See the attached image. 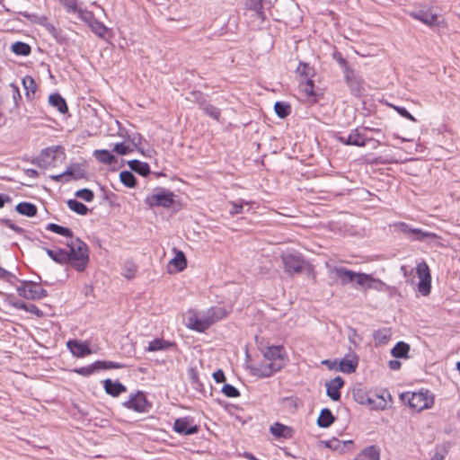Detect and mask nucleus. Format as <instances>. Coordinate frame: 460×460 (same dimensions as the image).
<instances>
[{"label": "nucleus", "mask_w": 460, "mask_h": 460, "mask_svg": "<svg viewBox=\"0 0 460 460\" xmlns=\"http://www.w3.org/2000/svg\"><path fill=\"white\" fill-rule=\"evenodd\" d=\"M67 259L70 264L78 272L84 271L89 263V248L79 237H73L66 243Z\"/></svg>", "instance_id": "1"}, {"label": "nucleus", "mask_w": 460, "mask_h": 460, "mask_svg": "<svg viewBox=\"0 0 460 460\" xmlns=\"http://www.w3.org/2000/svg\"><path fill=\"white\" fill-rule=\"evenodd\" d=\"M174 193L170 190L159 187L155 188L152 194L147 195L144 202L150 208L155 207L170 208L174 204Z\"/></svg>", "instance_id": "2"}, {"label": "nucleus", "mask_w": 460, "mask_h": 460, "mask_svg": "<svg viewBox=\"0 0 460 460\" xmlns=\"http://www.w3.org/2000/svg\"><path fill=\"white\" fill-rule=\"evenodd\" d=\"M394 227L405 234V236L411 241L430 243L434 240H438L439 237L437 234L423 231L420 228H413L405 222H398L394 224Z\"/></svg>", "instance_id": "3"}, {"label": "nucleus", "mask_w": 460, "mask_h": 460, "mask_svg": "<svg viewBox=\"0 0 460 460\" xmlns=\"http://www.w3.org/2000/svg\"><path fill=\"white\" fill-rule=\"evenodd\" d=\"M410 16L430 28L441 27L444 24V22L439 20L437 8L433 6H422L415 9L410 13Z\"/></svg>", "instance_id": "4"}, {"label": "nucleus", "mask_w": 460, "mask_h": 460, "mask_svg": "<svg viewBox=\"0 0 460 460\" xmlns=\"http://www.w3.org/2000/svg\"><path fill=\"white\" fill-rule=\"evenodd\" d=\"M403 401L407 400L408 405L418 411L429 408L433 403V399L428 396V391L417 393H405L402 394Z\"/></svg>", "instance_id": "5"}, {"label": "nucleus", "mask_w": 460, "mask_h": 460, "mask_svg": "<svg viewBox=\"0 0 460 460\" xmlns=\"http://www.w3.org/2000/svg\"><path fill=\"white\" fill-rule=\"evenodd\" d=\"M124 364L114 361L97 360L91 365L75 368L73 371L83 376H89L96 372L106 369H119L123 368Z\"/></svg>", "instance_id": "6"}, {"label": "nucleus", "mask_w": 460, "mask_h": 460, "mask_svg": "<svg viewBox=\"0 0 460 460\" xmlns=\"http://www.w3.org/2000/svg\"><path fill=\"white\" fill-rule=\"evenodd\" d=\"M332 272L335 273L336 278L342 286L355 283V287L359 288L360 284H362L363 278H366L365 273L355 272L345 267H333Z\"/></svg>", "instance_id": "7"}, {"label": "nucleus", "mask_w": 460, "mask_h": 460, "mask_svg": "<svg viewBox=\"0 0 460 460\" xmlns=\"http://www.w3.org/2000/svg\"><path fill=\"white\" fill-rule=\"evenodd\" d=\"M343 75L351 93L358 97L361 96L365 93L364 79L352 67H346Z\"/></svg>", "instance_id": "8"}, {"label": "nucleus", "mask_w": 460, "mask_h": 460, "mask_svg": "<svg viewBox=\"0 0 460 460\" xmlns=\"http://www.w3.org/2000/svg\"><path fill=\"white\" fill-rule=\"evenodd\" d=\"M266 361L279 363L284 367L288 361L286 349L282 345H272L260 349Z\"/></svg>", "instance_id": "9"}, {"label": "nucleus", "mask_w": 460, "mask_h": 460, "mask_svg": "<svg viewBox=\"0 0 460 460\" xmlns=\"http://www.w3.org/2000/svg\"><path fill=\"white\" fill-rule=\"evenodd\" d=\"M61 153L65 156L64 148L60 146L47 147L43 149L38 157L32 160V164L42 168L53 165L57 154Z\"/></svg>", "instance_id": "10"}, {"label": "nucleus", "mask_w": 460, "mask_h": 460, "mask_svg": "<svg viewBox=\"0 0 460 460\" xmlns=\"http://www.w3.org/2000/svg\"><path fill=\"white\" fill-rule=\"evenodd\" d=\"M416 273L420 279L418 291L422 296L429 295L431 290V275L428 264L425 261L419 263L416 267Z\"/></svg>", "instance_id": "11"}, {"label": "nucleus", "mask_w": 460, "mask_h": 460, "mask_svg": "<svg viewBox=\"0 0 460 460\" xmlns=\"http://www.w3.org/2000/svg\"><path fill=\"white\" fill-rule=\"evenodd\" d=\"M122 405L137 412H147L151 409V403L147 401L145 394L140 391L131 395L128 401L123 402Z\"/></svg>", "instance_id": "12"}, {"label": "nucleus", "mask_w": 460, "mask_h": 460, "mask_svg": "<svg viewBox=\"0 0 460 460\" xmlns=\"http://www.w3.org/2000/svg\"><path fill=\"white\" fill-rule=\"evenodd\" d=\"M200 427L194 423V419L190 416L176 419L173 423V430L181 435L190 436L197 434Z\"/></svg>", "instance_id": "13"}, {"label": "nucleus", "mask_w": 460, "mask_h": 460, "mask_svg": "<svg viewBox=\"0 0 460 460\" xmlns=\"http://www.w3.org/2000/svg\"><path fill=\"white\" fill-rule=\"evenodd\" d=\"M284 269L289 275L299 274L303 271L305 261L301 255L286 254L281 257Z\"/></svg>", "instance_id": "14"}, {"label": "nucleus", "mask_w": 460, "mask_h": 460, "mask_svg": "<svg viewBox=\"0 0 460 460\" xmlns=\"http://www.w3.org/2000/svg\"><path fill=\"white\" fill-rule=\"evenodd\" d=\"M336 139L342 145L359 147L365 146L367 141L373 140V138H367L364 134L359 132L358 128L352 129L348 136L338 135L336 136Z\"/></svg>", "instance_id": "15"}, {"label": "nucleus", "mask_w": 460, "mask_h": 460, "mask_svg": "<svg viewBox=\"0 0 460 460\" xmlns=\"http://www.w3.org/2000/svg\"><path fill=\"white\" fill-rule=\"evenodd\" d=\"M281 365L279 363H271L264 360L258 366L251 367L252 374L260 378H266L273 376L276 372L282 369Z\"/></svg>", "instance_id": "16"}, {"label": "nucleus", "mask_w": 460, "mask_h": 460, "mask_svg": "<svg viewBox=\"0 0 460 460\" xmlns=\"http://www.w3.org/2000/svg\"><path fill=\"white\" fill-rule=\"evenodd\" d=\"M352 396L355 402L359 404L369 405L371 409H377L376 400L372 398L369 393L361 385L355 386L352 390Z\"/></svg>", "instance_id": "17"}, {"label": "nucleus", "mask_w": 460, "mask_h": 460, "mask_svg": "<svg viewBox=\"0 0 460 460\" xmlns=\"http://www.w3.org/2000/svg\"><path fill=\"white\" fill-rule=\"evenodd\" d=\"M66 346L70 352L76 358H83L92 353V349L87 341L69 340L66 342Z\"/></svg>", "instance_id": "18"}, {"label": "nucleus", "mask_w": 460, "mask_h": 460, "mask_svg": "<svg viewBox=\"0 0 460 460\" xmlns=\"http://www.w3.org/2000/svg\"><path fill=\"white\" fill-rule=\"evenodd\" d=\"M358 365V357L355 353L347 354L339 364V370L342 373H354Z\"/></svg>", "instance_id": "19"}, {"label": "nucleus", "mask_w": 460, "mask_h": 460, "mask_svg": "<svg viewBox=\"0 0 460 460\" xmlns=\"http://www.w3.org/2000/svg\"><path fill=\"white\" fill-rule=\"evenodd\" d=\"M326 394L332 401H339L341 399L340 390L344 385V381L341 376H336L325 384Z\"/></svg>", "instance_id": "20"}, {"label": "nucleus", "mask_w": 460, "mask_h": 460, "mask_svg": "<svg viewBox=\"0 0 460 460\" xmlns=\"http://www.w3.org/2000/svg\"><path fill=\"white\" fill-rule=\"evenodd\" d=\"M188 320L189 327L199 332H205L212 325L211 321H209L206 314L202 317H199L196 315L190 316Z\"/></svg>", "instance_id": "21"}, {"label": "nucleus", "mask_w": 460, "mask_h": 460, "mask_svg": "<svg viewBox=\"0 0 460 460\" xmlns=\"http://www.w3.org/2000/svg\"><path fill=\"white\" fill-rule=\"evenodd\" d=\"M188 320L189 327L199 332H205L212 325L211 321H209L206 314L202 317H199L196 315L190 316Z\"/></svg>", "instance_id": "22"}, {"label": "nucleus", "mask_w": 460, "mask_h": 460, "mask_svg": "<svg viewBox=\"0 0 460 460\" xmlns=\"http://www.w3.org/2000/svg\"><path fill=\"white\" fill-rule=\"evenodd\" d=\"M103 387L105 392L112 397H118L127 391V387L122 383L118 380L112 381L110 378L103 381Z\"/></svg>", "instance_id": "23"}, {"label": "nucleus", "mask_w": 460, "mask_h": 460, "mask_svg": "<svg viewBox=\"0 0 460 460\" xmlns=\"http://www.w3.org/2000/svg\"><path fill=\"white\" fill-rule=\"evenodd\" d=\"M365 277L362 279V284H360L359 288L364 289H374L376 291H384L386 288V284L382 280L374 278L370 274L365 273Z\"/></svg>", "instance_id": "24"}, {"label": "nucleus", "mask_w": 460, "mask_h": 460, "mask_svg": "<svg viewBox=\"0 0 460 460\" xmlns=\"http://www.w3.org/2000/svg\"><path fill=\"white\" fill-rule=\"evenodd\" d=\"M27 299L40 300L48 296V291L40 287L38 282L30 281L28 288Z\"/></svg>", "instance_id": "25"}, {"label": "nucleus", "mask_w": 460, "mask_h": 460, "mask_svg": "<svg viewBox=\"0 0 460 460\" xmlns=\"http://www.w3.org/2000/svg\"><path fill=\"white\" fill-rule=\"evenodd\" d=\"M43 250L46 252V253L49 255V257L53 260L56 263H58L60 265L66 264V250L63 248H56V249H49L44 247Z\"/></svg>", "instance_id": "26"}, {"label": "nucleus", "mask_w": 460, "mask_h": 460, "mask_svg": "<svg viewBox=\"0 0 460 460\" xmlns=\"http://www.w3.org/2000/svg\"><path fill=\"white\" fill-rule=\"evenodd\" d=\"M49 103L56 108L61 114H66L68 111V107L66 100L58 93L49 95Z\"/></svg>", "instance_id": "27"}, {"label": "nucleus", "mask_w": 460, "mask_h": 460, "mask_svg": "<svg viewBox=\"0 0 460 460\" xmlns=\"http://www.w3.org/2000/svg\"><path fill=\"white\" fill-rule=\"evenodd\" d=\"M354 460H380V450L376 446L367 447Z\"/></svg>", "instance_id": "28"}, {"label": "nucleus", "mask_w": 460, "mask_h": 460, "mask_svg": "<svg viewBox=\"0 0 460 460\" xmlns=\"http://www.w3.org/2000/svg\"><path fill=\"white\" fill-rule=\"evenodd\" d=\"M128 164L132 172H135L144 177L147 176L151 172L150 166L147 163H144L137 159L128 161Z\"/></svg>", "instance_id": "29"}, {"label": "nucleus", "mask_w": 460, "mask_h": 460, "mask_svg": "<svg viewBox=\"0 0 460 460\" xmlns=\"http://www.w3.org/2000/svg\"><path fill=\"white\" fill-rule=\"evenodd\" d=\"M335 420L336 418L332 414V411L328 408H324L321 411L317 419V425L320 428H328L335 421Z\"/></svg>", "instance_id": "30"}, {"label": "nucleus", "mask_w": 460, "mask_h": 460, "mask_svg": "<svg viewBox=\"0 0 460 460\" xmlns=\"http://www.w3.org/2000/svg\"><path fill=\"white\" fill-rule=\"evenodd\" d=\"M22 85L25 89V96L28 100H32L37 92V84L32 76L26 75L22 78Z\"/></svg>", "instance_id": "31"}, {"label": "nucleus", "mask_w": 460, "mask_h": 460, "mask_svg": "<svg viewBox=\"0 0 460 460\" xmlns=\"http://www.w3.org/2000/svg\"><path fill=\"white\" fill-rule=\"evenodd\" d=\"M410 345L404 341H398L391 350V354L395 358H408Z\"/></svg>", "instance_id": "32"}, {"label": "nucleus", "mask_w": 460, "mask_h": 460, "mask_svg": "<svg viewBox=\"0 0 460 460\" xmlns=\"http://www.w3.org/2000/svg\"><path fill=\"white\" fill-rule=\"evenodd\" d=\"M206 314L208 317L209 321H211V323L214 324L217 321H220L226 317L227 311L221 306H213L206 312Z\"/></svg>", "instance_id": "33"}, {"label": "nucleus", "mask_w": 460, "mask_h": 460, "mask_svg": "<svg viewBox=\"0 0 460 460\" xmlns=\"http://www.w3.org/2000/svg\"><path fill=\"white\" fill-rule=\"evenodd\" d=\"M15 210L23 216L31 217L37 215V207L31 202H20L16 205Z\"/></svg>", "instance_id": "34"}, {"label": "nucleus", "mask_w": 460, "mask_h": 460, "mask_svg": "<svg viewBox=\"0 0 460 460\" xmlns=\"http://www.w3.org/2000/svg\"><path fill=\"white\" fill-rule=\"evenodd\" d=\"M65 174L66 175V178L70 177L73 180H80L85 178L86 172L80 166V164H73L66 168Z\"/></svg>", "instance_id": "35"}, {"label": "nucleus", "mask_w": 460, "mask_h": 460, "mask_svg": "<svg viewBox=\"0 0 460 460\" xmlns=\"http://www.w3.org/2000/svg\"><path fill=\"white\" fill-rule=\"evenodd\" d=\"M270 430L271 434L273 436H275L276 438H290L291 432H292V429L289 427L285 426L279 422L270 426Z\"/></svg>", "instance_id": "36"}, {"label": "nucleus", "mask_w": 460, "mask_h": 460, "mask_svg": "<svg viewBox=\"0 0 460 460\" xmlns=\"http://www.w3.org/2000/svg\"><path fill=\"white\" fill-rule=\"evenodd\" d=\"M172 346H174L173 342L165 341L164 339L157 338L149 342L146 350L147 351L166 350Z\"/></svg>", "instance_id": "37"}, {"label": "nucleus", "mask_w": 460, "mask_h": 460, "mask_svg": "<svg viewBox=\"0 0 460 460\" xmlns=\"http://www.w3.org/2000/svg\"><path fill=\"white\" fill-rule=\"evenodd\" d=\"M244 4L246 9L254 12L258 18L264 20L262 0H244Z\"/></svg>", "instance_id": "38"}, {"label": "nucleus", "mask_w": 460, "mask_h": 460, "mask_svg": "<svg viewBox=\"0 0 460 460\" xmlns=\"http://www.w3.org/2000/svg\"><path fill=\"white\" fill-rule=\"evenodd\" d=\"M170 266H173L177 272L182 271L187 267V259L183 252L178 251L175 256L170 261Z\"/></svg>", "instance_id": "39"}, {"label": "nucleus", "mask_w": 460, "mask_h": 460, "mask_svg": "<svg viewBox=\"0 0 460 460\" xmlns=\"http://www.w3.org/2000/svg\"><path fill=\"white\" fill-rule=\"evenodd\" d=\"M95 159L104 164H111L116 162V157L110 151L102 149L93 152Z\"/></svg>", "instance_id": "40"}, {"label": "nucleus", "mask_w": 460, "mask_h": 460, "mask_svg": "<svg viewBox=\"0 0 460 460\" xmlns=\"http://www.w3.org/2000/svg\"><path fill=\"white\" fill-rule=\"evenodd\" d=\"M199 108L206 115L216 120H218L221 116L220 110L217 107L207 102L206 101L199 102Z\"/></svg>", "instance_id": "41"}, {"label": "nucleus", "mask_w": 460, "mask_h": 460, "mask_svg": "<svg viewBox=\"0 0 460 460\" xmlns=\"http://www.w3.org/2000/svg\"><path fill=\"white\" fill-rule=\"evenodd\" d=\"M46 230L51 231L55 234H58L69 239L74 237L73 231L70 228L59 226L55 223L48 224L46 226Z\"/></svg>", "instance_id": "42"}, {"label": "nucleus", "mask_w": 460, "mask_h": 460, "mask_svg": "<svg viewBox=\"0 0 460 460\" xmlns=\"http://www.w3.org/2000/svg\"><path fill=\"white\" fill-rule=\"evenodd\" d=\"M325 446L332 449V450H334V451H338L340 453H342L345 451L346 447L349 446V445H351L352 444V441L351 440H349V441H341L335 438H333L332 439H330L328 441H325L324 442Z\"/></svg>", "instance_id": "43"}, {"label": "nucleus", "mask_w": 460, "mask_h": 460, "mask_svg": "<svg viewBox=\"0 0 460 460\" xmlns=\"http://www.w3.org/2000/svg\"><path fill=\"white\" fill-rule=\"evenodd\" d=\"M188 378L195 390L201 391L203 389V384L199 380V372L196 367H190L188 369Z\"/></svg>", "instance_id": "44"}, {"label": "nucleus", "mask_w": 460, "mask_h": 460, "mask_svg": "<svg viewBox=\"0 0 460 460\" xmlns=\"http://www.w3.org/2000/svg\"><path fill=\"white\" fill-rule=\"evenodd\" d=\"M12 51L19 56H29L31 52V48L29 44L22 41L14 42L12 47Z\"/></svg>", "instance_id": "45"}, {"label": "nucleus", "mask_w": 460, "mask_h": 460, "mask_svg": "<svg viewBox=\"0 0 460 460\" xmlns=\"http://www.w3.org/2000/svg\"><path fill=\"white\" fill-rule=\"evenodd\" d=\"M119 180L128 188H135L137 186V179L132 171H122L119 173Z\"/></svg>", "instance_id": "46"}, {"label": "nucleus", "mask_w": 460, "mask_h": 460, "mask_svg": "<svg viewBox=\"0 0 460 460\" xmlns=\"http://www.w3.org/2000/svg\"><path fill=\"white\" fill-rule=\"evenodd\" d=\"M67 207L78 215L84 216L88 213L89 208L77 199H68Z\"/></svg>", "instance_id": "47"}, {"label": "nucleus", "mask_w": 460, "mask_h": 460, "mask_svg": "<svg viewBox=\"0 0 460 460\" xmlns=\"http://www.w3.org/2000/svg\"><path fill=\"white\" fill-rule=\"evenodd\" d=\"M274 110L276 114L281 118H287L291 112V106L285 102H276L274 104Z\"/></svg>", "instance_id": "48"}, {"label": "nucleus", "mask_w": 460, "mask_h": 460, "mask_svg": "<svg viewBox=\"0 0 460 460\" xmlns=\"http://www.w3.org/2000/svg\"><path fill=\"white\" fill-rule=\"evenodd\" d=\"M374 340L376 343L385 344L391 338V331L389 329H380L374 332Z\"/></svg>", "instance_id": "49"}, {"label": "nucleus", "mask_w": 460, "mask_h": 460, "mask_svg": "<svg viewBox=\"0 0 460 460\" xmlns=\"http://www.w3.org/2000/svg\"><path fill=\"white\" fill-rule=\"evenodd\" d=\"M14 306L18 309L29 312L37 316H41L43 314L42 312L33 304H27L25 302H16L14 304Z\"/></svg>", "instance_id": "50"}, {"label": "nucleus", "mask_w": 460, "mask_h": 460, "mask_svg": "<svg viewBox=\"0 0 460 460\" xmlns=\"http://www.w3.org/2000/svg\"><path fill=\"white\" fill-rule=\"evenodd\" d=\"M20 14L23 17L27 18L31 22L34 23H38L43 27H46L49 22H48V18L45 16H39L34 13H30L28 12H20Z\"/></svg>", "instance_id": "51"}, {"label": "nucleus", "mask_w": 460, "mask_h": 460, "mask_svg": "<svg viewBox=\"0 0 460 460\" xmlns=\"http://www.w3.org/2000/svg\"><path fill=\"white\" fill-rule=\"evenodd\" d=\"M128 139L133 144V146L137 148L138 152H140L144 155L150 156V155L146 154L145 151L140 146L144 138L139 133H132L130 135H128Z\"/></svg>", "instance_id": "52"}, {"label": "nucleus", "mask_w": 460, "mask_h": 460, "mask_svg": "<svg viewBox=\"0 0 460 460\" xmlns=\"http://www.w3.org/2000/svg\"><path fill=\"white\" fill-rule=\"evenodd\" d=\"M89 27L91 28L92 31L99 37H103L107 31L106 26L96 19L92 20V22L89 23Z\"/></svg>", "instance_id": "53"}, {"label": "nucleus", "mask_w": 460, "mask_h": 460, "mask_svg": "<svg viewBox=\"0 0 460 460\" xmlns=\"http://www.w3.org/2000/svg\"><path fill=\"white\" fill-rule=\"evenodd\" d=\"M296 72L302 77H305L306 79L314 76V68L311 67L307 63H304V62L299 63V65L296 68Z\"/></svg>", "instance_id": "54"}, {"label": "nucleus", "mask_w": 460, "mask_h": 460, "mask_svg": "<svg viewBox=\"0 0 460 460\" xmlns=\"http://www.w3.org/2000/svg\"><path fill=\"white\" fill-rule=\"evenodd\" d=\"M304 93L311 97H314V102H317V93L314 91V84L311 78L306 79V82L303 85Z\"/></svg>", "instance_id": "55"}, {"label": "nucleus", "mask_w": 460, "mask_h": 460, "mask_svg": "<svg viewBox=\"0 0 460 460\" xmlns=\"http://www.w3.org/2000/svg\"><path fill=\"white\" fill-rule=\"evenodd\" d=\"M75 197L84 199L86 202H91L94 199L93 190L89 189H82L75 192Z\"/></svg>", "instance_id": "56"}, {"label": "nucleus", "mask_w": 460, "mask_h": 460, "mask_svg": "<svg viewBox=\"0 0 460 460\" xmlns=\"http://www.w3.org/2000/svg\"><path fill=\"white\" fill-rule=\"evenodd\" d=\"M222 393L231 398H235L240 395L239 390L232 385L226 384L222 388Z\"/></svg>", "instance_id": "57"}, {"label": "nucleus", "mask_w": 460, "mask_h": 460, "mask_svg": "<svg viewBox=\"0 0 460 460\" xmlns=\"http://www.w3.org/2000/svg\"><path fill=\"white\" fill-rule=\"evenodd\" d=\"M63 4L67 13H76L78 11L76 0H58Z\"/></svg>", "instance_id": "58"}, {"label": "nucleus", "mask_w": 460, "mask_h": 460, "mask_svg": "<svg viewBox=\"0 0 460 460\" xmlns=\"http://www.w3.org/2000/svg\"><path fill=\"white\" fill-rule=\"evenodd\" d=\"M113 151L120 155H125L132 152L133 149L124 143H117L113 147Z\"/></svg>", "instance_id": "59"}, {"label": "nucleus", "mask_w": 460, "mask_h": 460, "mask_svg": "<svg viewBox=\"0 0 460 460\" xmlns=\"http://www.w3.org/2000/svg\"><path fill=\"white\" fill-rule=\"evenodd\" d=\"M402 117L412 121L416 122L417 119L414 116H412L404 107L401 106H392Z\"/></svg>", "instance_id": "60"}, {"label": "nucleus", "mask_w": 460, "mask_h": 460, "mask_svg": "<svg viewBox=\"0 0 460 460\" xmlns=\"http://www.w3.org/2000/svg\"><path fill=\"white\" fill-rule=\"evenodd\" d=\"M332 56L333 58L341 66L343 72L345 71L346 67H350L348 61L343 58L341 52L335 51Z\"/></svg>", "instance_id": "61"}, {"label": "nucleus", "mask_w": 460, "mask_h": 460, "mask_svg": "<svg viewBox=\"0 0 460 460\" xmlns=\"http://www.w3.org/2000/svg\"><path fill=\"white\" fill-rule=\"evenodd\" d=\"M78 13L79 18H81L83 21L87 22L88 24L92 22V20H94L93 13L89 11H83L82 9H78L76 12Z\"/></svg>", "instance_id": "62"}, {"label": "nucleus", "mask_w": 460, "mask_h": 460, "mask_svg": "<svg viewBox=\"0 0 460 460\" xmlns=\"http://www.w3.org/2000/svg\"><path fill=\"white\" fill-rule=\"evenodd\" d=\"M2 223L4 226H6L7 227H9L10 229L13 230L17 234H23L25 232V230L23 228L16 226L10 219L4 218V219L2 220Z\"/></svg>", "instance_id": "63"}, {"label": "nucleus", "mask_w": 460, "mask_h": 460, "mask_svg": "<svg viewBox=\"0 0 460 460\" xmlns=\"http://www.w3.org/2000/svg\"><path fill=\"white\" fill-rule=\"evenodd\" d=\"M244 204H247V202H241V203H234V202H231V209H230V214L231 215H237V214H240L243 212V205Z\"/></svg>", "instance_id": "64"}]
</instances>
